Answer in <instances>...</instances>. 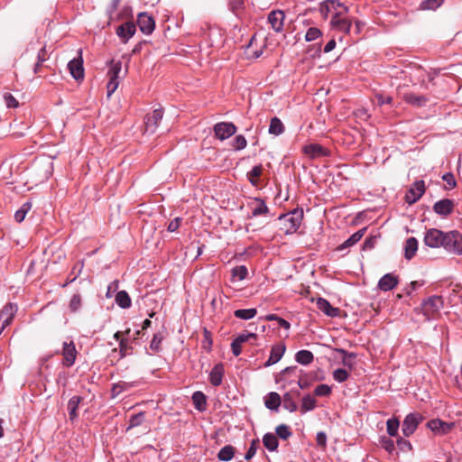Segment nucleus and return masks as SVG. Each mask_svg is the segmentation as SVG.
Wrapping results in <instances>:
<instances>
[{"label":"nucleus","instance_id":"obj_1","mask_svg":"<svg viewBox=\"0 0 462 462\" xmlns=\"http://www.w3.org/2000/svg\"><path fill=\"white\" fill-rule=\"evenodd\" d=\"M303 220V209L296 208L279 217L281 230L285 235H292L298 231Z\"/></svg>","mask_w":462,"mask_h":462},{"label":"nucleus","instance_id":"obj_2","mask_svg":"<svg viewBox=\"0 0 462 462\" xmlns=\"http://www.w3.org/2000/svg\"><path fill=\"white\" fill-rule=\"evenodd\" d=\"M442 240L441 247L446 251L457 255L462 254V235L458 231L444 232Z\"/></svg>","mask_w":462,"mask_h":462},{"label":"nucleus","instance_id":"obj_3","mask_svg":"<svg viewBox=\"0 0 462 462\" xmlns=\"http://www.w3.org/2000/svg\"><path fill=\"white\" fill-rule=\"evenodd\" d=\"M422 420L423 416L418 412H411L406 415L402 423V431L404 437L408 438L412 435Z\"/></svg>","mask_w":462,"mask_h":462},{"label":"nucleus","instance_id":"obj_4","mask_svg":"<svg viewBox=\"0 0 462 462\" xmlns=\"http://www.w3.org/2000/svg\"><path fill=\"white\" fill-rule=\"evenodd\" d=\"M163 117V109L162 106L153 109L152 114L147 115L144 118L145 133L154 134L159 126V123Z\"/></svg>","mask_w":462,"mask_h":462},{"label":"nucleus","instance_id":"obj_5","mask_svg":"<svg viewBox=\"0 0 462 462\" xmlns=\"http://www.w3.org/2000/svg\"><path fill=\"white\" fill-rule=\"evenodd\" d=\"M68 69L70 72L71 77L74 79L81 80L84 79V68L81 49L78 51V57L69 61Z\"/></svg>","mask_w":462,"mask_h":462},{"label":"nucleus","instance_id":"obj_6","mask_svg":"<svg viewBox=\"0 0 462 462\" xmlns=\"http://www.w3.org/2000/svg\"><path fill=\"white\" fill-rule=\"evenodd\" d=\"M136 23L143 34L150 35L155 29V20L153 16L147 12L138 14Z\"/></svg>","mask_w":462,"mask_h":462},{"label":"nucleus","instance_id":"obj_7","mask_svg":"<svg viewBox=\"0 0 462 462\" xmlns=\"http://www.w3.org/2000/svg\"><path fill=\"white\" fill-rule=\"evenodd\" d=\"M426 426L437 435H446L453 430L455 423L446 422L440 419H432L427 422Z\"/></svg>","mask_w":462,"mask_h":462},{"label":"nucleus","instance_id":"obj_8","mask_svg":"<svg viewBox=\"0 0 462 462\" xmlns=\"http://www.w3.org/2000/svg\"><path fill=\"white\" fill-rule=\"evenodd\" d=\"M213 130L216 137L224 141L236 134V126L231 122H220L214 125Z\"/></svg>","mask_w":462,"mask_h":462},{"label":"nucleus","instance_id":"obj_9","mask_svg":"<svg viewBox=\"0 0 462 462\" xmlns=\"http://www.w3.org/2000/svg\"><path fill=\"white\" fill-rule=\"evenodd\" d=\"M425 192V184L422 180H416L409 189L405 195V201L408 204H413L418 201Z\"/></svg>","mask_w":462,"mask_h":462},{"label":"nucleus","instance_id":"obj_10","mask_svg":"<svg viewBox=\"0 0 462 462\" xmlns=\"http://www.w3.org/2000/svg\"><path fill=\"white\" fill-rule=\"evenodd\" d=\"M62 365L65 367H71L76 361L78 351L73 341L64 342L62 346Z\"/></svg>","mask_w":462,"mask_h":462},{"label":"nucleus","instance_id":"obj_11","mask_svg":"<svg viewBox=\"0 0 462 462\" xmlns=\"http://www.w3.org/2000/svg\"><path fill=\"white\" fill-rule=\"evenodd\" d=\"M342 12H336L330 21L331 26L344 33H349L352 27V21L348 18L343 17Z\"/></svg>","mask_w":462,"mask_h":462},{"label":"nucleus","instance_id":"obj_12","mask_svg":"<svg viewBox=\"0 0 462 462\" xmlns=\"http://www.w3.org/2000/svg\"><path fill=\"white\" fill-rule=\"evenodd\" d=\"M443 231L437 228H430L425 233L424 244L431 248L441 247V244L443 243Z\"/></svg>","mask_w":462,"mask_h":462},{"label":"nucleus","instance_id":"obj_13","mask_svg":"<svg viewBox=\"0 0 462 462\" xmlns=\"http://www.w3.org/2000/svg\"><path fill=\"white\" fill-rule=\"evenodd\" d=\"M303 152L310 159L327 157L329 151L319 143H310L303 147Z\"/></svg>","mask_w":462,"mask_h":462},{"label":"nucleus","instance_id":"obj_14","mask_svg":"<svg viewBox=\"0 0 462 462\" xmlns=\"http://www.w3.org/2000/svg\"><path fill=\"white\" fill-rule=\"evenodd\" d=\"M136 32V26L133 22H125L116 29V34L123 43H126Z\"/></svg>","mask_w":462,"mask_h":462},{"label":"nucleus","instance_id":"obj_15","mask_svg":"<svg viewBox=\"0 0 462 462\" xmlns=\"http://www.w3.org/2000/svg\"><path fill=\"white\" fill-rule=\"evenodd\" d=\"M454 202L449 199H443L434 203L433 211L441 217H447L453 212Z\"/></svg>","mask_w":462,"mask_h":462},{"label":"nucleus","instance_id":"obj_16","mask_svg":"<svg viewBox=\"0 0 462 462\" xmlns=\"http://www.w3.org/2000/svg\"><path fill=\"white\" fill-rule=\"evenodd\" d=\"M399 283L398 276L393 273H386L380 278L377 287L383 291H389L394 289Z\"/></svg>","mask_w":462,"mask_h":462},{"label":"nucleus","instance_id":"obj_17","mask_svg":"<svg viewBox=\"0 0 462 462\" xmlns=\"http://www.w3.org/2000/svg\"><path fill=\"white\" fill-rule=\"evenodd\" d=\"M284 14L281 10L272 11L268 15V22L276 32H281L283 29Z\"/></svg>","mask_w":462,"mask_h":462},{"label":"nucleus","instance_id":"obj_18","mask_svg":"<svg viewBox=\"0 0 462 462\" xmlns=\"http://www.w3.org/2000/svg\"><path fill=\"white\" fill-rule=\"evenodd\" d=\"M17 310L18 308L15 303L9 302L5 304L0 311V321L8 326L16 314Z\"/></svg>","mask_w":462,"mask_h":462},{"label":"nucleus","instance_id":"obj_19","mask_svg":"<svg viewBox=\"0 0 462 462\" xmlns=\"http://www.w3.org/2000/svg\"><path fill=\"white\" fill-rule=\"evenodd\" d=\"M285 350H286V346L284 344H279V345L273 346L271 349L269 358L264 363V367H269V366L278 363L282 359V356L284 355Z\"/></svg>","mask_w":462,"mask_h":462},{"label":"nucleus","instance_id":"obj_20","mask_svg":"<svg viewBox=\"0 0 462 462\" xmlns=\"http://www.w3.org/2000/svg\"><path fill=\"white\" fill-rule=\"evenodd\" d=\"M316 304L318 309L328 317L336 318L339 315V309L332 307L329 301L322 297L318 298Z\"/></svg>","mask_w":462,"mask_h":462},{"label":"nucleus","instance_id":"obj_21","mask_svg":"<svg viewBox=\"0 0 462 462\" xmlns=\"http://www.w3.org/2000/svg\"><path fill=\"white\" fill-rule=\"evenodd\" d=\"M423 307L427 311L437 312L443 308L441 296L433 295L423 300Z\"/></svg>","mask_w":462,"mask_h":462},{"label":"nucleus","instance_id":"obj_22","mask_svg":"<svg viewBox=\"0 0 462 462\" xmlns=\"http://www.w3.org/2000/svg\"><path fill=\"white\" fill-rule=\"evenodd\" d=\"M224 365L222 363H218L213 366L209 373V381L213 386H219L222 383L224 375Z\"/></svg>","mask_w":462,"mask_h":462},{"label":"nucleus","instance_id":"obj_23","mask_svg":"<svg viewBox=\"0 0 462 462\" xmlns=\"http://www.w3.org/2000/svg\"><path fill=\"white\" fill-rule=\"evenodd\" d=\"M366 228H361L356 233H354L349 238H347L344 243L337 246V250L341 252L346 248H349L355 245L357 242L361 240L363 236L365 235Z\"/></svg>","mask_w":462,"mask_h":462},{"label":"nucleus","instance_id":"obj_24","mask_svg":"<svg viewBox=\"0 0 462 462\" xmlns=\"http://www.w3.org/2000/svg\"><path fill=\"white\" fill-rule=\"evenodd\" d=\"M281 404L282 398L280 394L275 392H271L264 397V405L271 411H277Z\"/></svg>","mask_w":462,"mask_h":462},{"label":"nucleus","instance_id":"obj_25","mask_svg":"<svg viewBox=\"0 0 462 462\" xmlns=\"http://www.w3.org/2000/svg\"><path fill=\"white\" fill-rule=\"evenodd\" d=\"M336 351L342 356V365L352 370L355 367L354 359L356 357V355L343 348H336Z\"/></svg>","mask_w":462,"mask_h":462},{"label":"nucleus","instance_id":"obj_26","mask_svg":"<svg viewBox=\"0 0 462 462\" xmlns=\"http://www.w3.org/2000/svg\"><path fill=\"white\" fill-rule=\"evenodd\" d=\"M418 250V240L415 237H409L404 245V257L411 260Z\"/></svg>","mask_w":462,"mask_h":462},{"label":"nucleus","instance_id":"obj_27","mask_svg":"<svg viewBox=\"0 0 462 462\" xmlns=\"http://www.w3.org/2000/svg\"><path fill=\"white\" fill-rule=\"evenodd\" d=\"M295 361L301 365H308L314 360V355L310 350H300L295 354Z\"/></svg>","mask_w":462,"mask_h":462},{"label":"nucleus","instance_id":"obj_28","mask_svg":"<svg viewBox=\"0 0 462 462\" xmlns=\"http://www.w3.org/2000/svg\"><path fill=\"white\" fill-rule=\"evenodd\" d=\"M134 385H135V383H134V382L128 383V382H124V381H120V382H118L116 383H114L112 388H111V397L112 398H116L120 393H122L123 392L130 390Z\"/></svg>","mask_w":462,"mask_h":462},{"label":"nucleus","instance_id":"obj_29","mask_svg":"<svg viewBox=\"0 0 462 462\" xmlns=\"http://www.w3.org/2000/svg\"><path fill=\"white\" fill-rule=\"evenodd\" d=\"M116 303L122 309H129L132 305V300L126 291H119L115 297Z\"/></svg>","mask_w":462,"mask_h":462},{"label":"nucleus","instance_id":"obj_30","mask_svg":"<svg viewBox=\"0 0 462 462\" xmlns=\"http://www.w3.org/2000/svg\"><path fill=\"white\" fill-rule=\"evenodd\" d=\"M263 446L269 451H276L278 448V445H279L277 436L271 432L265 433L263 435Z\"/></svg>","mask_w":462,"mask_h":462},{"label":"nucleus","instance_id":"obj_31","mask_svg":"<svg viewBox=\"0 0 462 462\" xmlns=\"http://www.w3.org/2000/svg\"><path fill=\"white\" fill-rule=\"evenodd\" d=\"M191 399H192L194 407L198 411H203L206 410L207 398H206V395L202 392L197 391V392L193 393Z\"/></svg>","mask_w":462,"mask_h":462},{"label":"nucleus","instance_id":"obj_32","mask_svg":"<svg viewBox=\"0 0 462 462\" xmlns=\"http://www.w3.org/2000/svg\"><path fill=\"white\" fill-rule=\"evenodd\" d=\"M403 99L408 104L422 106L426 104L427 98L422 95H416L414 93H406L403 96Z\"/></svg>","mask_w":462,"mask_h":462},{"label":"nucleus","instance_id":"obj_33","mask_svg":"<svg viewBox=\"0 0 462 462\" xmlns=\"http://www.w3.org/2000/svg\"><path fill=\"white\" fill-rule=\"evenodd\" d=\"M254 201L256 203V205L252 209V216L251 217H255L258 216H261L263 214H266L269 212V208L266 206L265 202L260 199V198H254Z\"/></svg>","mask_w":462,"mask_h":462},{"label":"nucleus","instance_id":"obj_34","mask_svg":"<svg viewBox=\"0 0 462 462\" xmlns=\"http://www.w3.org/2000/svg\"><path fill=\"white\" fill-rule=\"evenodd\" d=\"M257 314V310L255 308L251 309H239L234 311V316L237 319L249 320L254 318Z\"/></svg>","mask_w":462,"mask_h":462},{"label":"nucleus","instance_id":"obj_35","mask_svg":"<svg viewBox=\"0 0 462 462\" xmlns=\"http://www.w3.org/2000/svg\"><path fill=\"white\" fill-rule=\"evenodd\" d=\"M81 400L80 396H72L68 402L69 415L71 420L78 417L77 410Z\"/></svg>","mask_w":462,"mask_h":462},{"label":"nucleus","instance_id":"obj_36","mask_svg":"<svg viewBox=\"0 0 462 462\" xmlns=\"http://www.w3.org/2000/svg\"><path fill=\"white\" fill-rule=\"evenodd\" d=\"M235 455V448L231 445L224 446L217 453V458L220 461L228 462Z\"/></svg>","mask_w":462,"mask_h":462},{"label":"nucleus","instance_id":"obj_37","mask_svg":"<svg viewBox=\"0 0 462 462\" xmlns=\"http://www.w3.org/2000/svg\"><path fill=\"white\" fill-rule=\"evenodd\" d=\"M445 0H423L420 3L419 9L422 11H435L444 4Z\"/></svg>","mask_w":462,"mask_h":462},{"label":"nucleus","instance_id":"obj_38","mask_svg":"<svg viewBox=\"0 0 462 462\" xmlns=\"http://www.w3.org/2000/svg\"><path fill=\"white\" fill-rule=\"evenodd\" d=\"M316 406V399L312 395L307 394L302 398L300 411L302 413H305L313 411Z\"/></svg>","mask_w":462,"mask_h":462},{"label":"nucleus","instance_id":"obj_39","mask_svg":"<svg viewBox=\"0 0 462 462\" xmlns=\"http://www.w3.org/2000/svg\"><path fill=\"white\" fill-rule=\"evenodd\" d=\"M284 132V125L278 117L271 119L269 125V133L274 135H280Z\"/></svg>","mask_w":462,"mask_h":462},{"label":"nucleus","instance_id":"obj_40","mask_svg":"<svg viewBox=\"0 0 462 462\" xmlns=\"http://www.w3.org/2000/svg\"><path fill=\"white\" fill-rule=\"evenodd\" d=\"M282 407L290 412H294L298 409L296 402L293 400L290 393H286L282 396Z\"/></svg>","mask_w":462,"mask_h":462},{"label":"nucleus","instance_id":"obj_41","mask_svg":"<svg viewBox=\"0 0 462 462\" xmlns=\"http://www.w3.org/2000/svg\"><path fill=\"white\" fill-rule=\"evenodd\" d=\"M164 339V336L162 332H157L153 334V337L150 343V349L154 353H159L162 351V342Z\"/></svg>","mask_w":462,"mask_h":462},{"label":"nucleus","instance_id":"obj_42","mask_svg":"<svg viewBox=\"0 0 462 462\" xmlns=\"http://www.w3.org/2000/svg\"><path fill=\"white\" fill-rule=\"evenodd\" d=\"M263 171L262 164L255 165L247 172V179L253 186L258 185L257 178L261 176Z\"/></svg>","mask_w":462,"mask_h":462},{"label":"nucleus","instance_id":"obj_43","mask_svg":"<svg viewBox=\"0 0 462 462\" xmlns=\"http://www.w3.org/2000/svg\"><path fill=\"white\" fill-rule=\"evenodd\" d=\"M109 65L110 68L107 71L108 78L118 79L119 74L122 70V62L120 60L114 61L113 60H111L109 61Z\"/></svg>","mask_w":462,"mask_h":462},{"label":"nucleus","instance_id":"obj_44","mask_svg":"<svg viewBox=\"0 0 462 462\" xmlns=\"http://www.w3.org/2000/svg\"><path fill=\"white\" fill-rule=\"evenodd\" d=\"M32 203L30 201L24 202L21 208L14 213V219L21 223L24 220L26 214L31 210Z\"/></svg>","mask_w":462,"mask_h":462},{"label":"nucleus","instance_id":"obj_45","mask_svg":"<svg viewBox=\"0 0 462 462\" xmlns=\"http://www.w3.org/2000/svg\"><path fill=\"white\" fill-rule=\"evenodd\" d=\"M144 417L145 413L143 411H140L138 413L131 415L129 419V425L126 430L140 426L143 422Z\"/></svg>","mask_w":462,"mask_h":462},{"label":"nucleus","instance_id":"obj_46","mask_svg":"<svg viewBox=\"0 0 462 462\" xmlns=\"http://www.w3.org/2000/svg\"><path fill=\"white\" fill-rule=\"evenodd\" d=\"M400 427V421L396 418H391L386 422V430L389 436H397L398 430Z\"/></svg>","mask_w":462,"mask_h":462},{"label":"nucleus","instance_id":"obj_47","mask_svg":"<svg viewBox=\"0 0 462 462\" xmlns=\"http://www.w3.org/2000/svg\"><path fill=\"white\" fill-rule=\"evenodd\" d=\"M331 11H335V3L333 0H326L320 4L319 13L323 17L327 18Z\"/></svg>","mask_w":462,"mask_h":462},{"label":"nucleus","instance_id":"obj_48","mask_svg":"<svg viewBox=\"0 0 462 462\" xmlns=\"http://www.w3.org/2000/svg\"><path fill=\"white\" fill-rule=\"evenodd\" d=\"M231 273L234 278L243 281L246 278L248 271L245 265H238L231 270Z\"/></svg>","mask_w":462,"mask_h":462},{"label":"nucleus","instance_id":"obj_49","mask_svg":"<svg viewBox=\"0 0 462 462\" xmlns=\"http://www.w3.org/2000/svg\"><path fill=\"white\" fill-rule=\"evenodd\" d=\"M276 436H278L280 439L286 440L288 439L291 435L292 432L291 431L290 428L285 424H281L276 427L275 429Z\"/></svg>","mask_w":462,"mask_h":462},{"label":"nucleus","instance_id":"obj_50","mask_svg":"<svg viewBox=\"0 0 462 462\" xmlns=\"http://www.w3.org/2000/svg\"><path fill=\"white\" fill-rule=\"evenodd\" d=\"M282 376H296L304 375V371L300 369L297 365L288 366L281 372Z\"/></svg>","mask_w":462,"mask_h":462},{"label":"nucleus","instance_id":"obj_51","mask_svg":"<svg viewBox=\"0 0 462 462\" xmlns=\"http://www.w3.org/2000/svg\"><path fill=\"white\" fill-rule=\"evenodd\" d=\"M133 351V346L128 343V339L120 340L119 344V357L125 358L127 355H130Z\"/></svg>","mask_w":462,"mask_h":462},{"label":"nucleus","instance_id":"obj_52","mask_svg":"<svg viewBox=\"0 0 462 462\" xmlns=\"http://www.w3.org/2000/svg\"><path fill=\"white\" fill-rule=\"evenodd\" d=\"M246 145H247V141H246L245 137L242 134L236 135L233 140L232 146H233L234 150H236V151H241V150L245 149L246 147Z\"/></svg>","mask_w":462,"mask_h":462},{"label":"nucleus","instance_id":"obj_53","mask_svg":"<svg viewBox=\"0 0 462 462\" xmlns=\"http://www.w3.org/2000/svg\"><path fill=\"white\" fill-rule=\"evenodd\" d=\"M349 377V374L346 369L337 368L333 372V378L337 383H344Z\"/></svg>","mask_w":462,"mask_h":462},{"label":"nucleus","instance_id":"obj_54","mask_svg":"<svg viewBox=\"0 0 462 462\" xmlns=\"http://www.w3.org/2000/svg\"><path fill=\"white\" fill-rule=\"evenodd\" d=\"M322 35L321 31L317 27H310L305 34L306 42H312Z\"/></svg>","mask_w":462,"mask_h":462},{"label":"nucleus","instance_id":"obj_55","mask_svg":"<svg viewBox=\"0 0 462 462\" xmlns=\"http://www.w3.org/2000/svg\"><path fill=\"white\" fill-rule=\"evenodd\" d=\"M258 446H259V439H253L251 441L249 448L247 449V451L245 455V459L250 460L251 458H253L256 454Z\"/></svg>","mask_w":462,"mask_h":462},{"label":"nucleus","instance_id":"obj_56","mask_svg":"<svg viewBox=\"0 0 462 462\" xmlns=\"http://www.w3.org/2000/svg\"><path fill=\"white\" fill-rule=\"evenodd\" d=\"M331 392H332V389L330 386H328V384H319L315 390H314V393L315 395L317 396H329L331 394Z\"/></svg>","mask_w":462,"mask_h":462},{"label":"nucleus","instance_id":"obj_57","mask_svg":"<svg viewBox=\"0 0 462 462\" xmlns=\"http://www.w3.org/2000/svg\"><path fill=\"white\" fill-rule=\"evenodd\" d=\"M121 0H111L110 4L106 6V13L109 20L113 19V15L117 10Z\"/></svg>","mask_w":462,"mask_h":462},{"label":"nucleus","instance_id":"obj_58","mask_svg":"<svg viewBox=\"0 0 462 462\" xmlns=\"http://www.w3.org/2000/svg\"><path fill=\"white\" fill-rule=\"evenodd\" d=\"M396 445L398 448L402 452L411 451L412 448L411 442L401 437L397 439Z\"/></svg>","mask_w":462,"mask_h":462},{"label":"nucleus","instance_id":"obj_59","mask_svg":"<svg viewBox=\"0 0 462 462\" xmlns=\"http://www.w3.org/2000/svg\"><path fill=\"white\" fill-rule=\"evenodd\" d=\"M4 100L8 108H17L19 106V102L17 99L10 93L4 94Z\"/></svg>","mask_w":462,"mask_h":462},{"label":"nucleus","instance_id":"obj_60","mask_svg":"<svg viewBox=\"0 0 462 462\" xmlns=\"http://www.w3.org/2000/svg\"><path fill=\"white\" fill-rule=\"evenodd\" d=\"M81 307V297L79 294H74L69 301V309L71 311L76 312Z\"/></svg>","mask_w":462,"mask_h":462},{"label":"nucleus","instance_id":"obj_61","mask_svg":"<svg viewBox=\"0 0 462 462\" xmlns=\"http://www.w3.org/2000/svg\"><path fill=\"white\" fill-rule=\"evenodd\" d=\"M119 85V80L116 79L109 78V80L106 84V95L107 97H111V95L116 90Z\"/></svg>","mask_w":462,"mask_h":462},{"label":"nucleus","instance_id":"obj_62","mask_svg":"<svg viewBox=\"0 0 462 462\" xmlns=\"http://www.w3.org/2000/svg\"><path fill=\"white\" fill-rule=\"evenodd\" d=\"M381 443L382 447L389 453H393L395 450V444L393 439L389 438H383Z\"/></svg>","mask_w":462,"mask_h":462},{"label":"nucleus","instance_id":"obj_63","mask_svg":"<svg viewBox=\"0 0 462 462\" xmlns=\"http://www.w3.org/2000/svg\"><path fill=\"white\" fill-rule=\"evenodd\" d=\"M424 285L423 281H413L406 288L405 292L407 295H411L412 291Z\"/></svg>","mask_w":462,"mask_h":462},{"label":"nucleus","instance_id":"obj_64","mask_svg":"<svg viewBox=\"0 0 462 462\" xmlns=\"http://www.w3.org/2000/svg\"><path fill=\"white\" fill-rule=\"evenodd\" d=\"M375 98L377 99L378 105H390L393 102V97L391 96H384L382 93H377L375 95Z\"/></svg>","mask_w":462,"mask_h":462}]
</instances>
